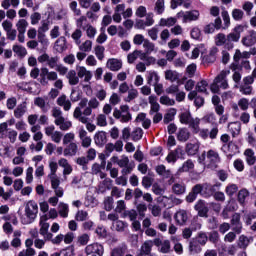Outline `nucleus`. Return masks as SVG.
Returning <instances> with one entry per match:
<instances>
[{
    "mask_svg": "<svg viewBox=\"0 0 256 256\" xmlns=\"http://www.w3.org/2000/svg\"><path fill=\"white\" fill-rule=\"evenodd\" d=\"M216 187H221V183L218 184H195L191 191L186 196V203H194L197 200L198 195L204 197V199H209V197H213L215 195V191H217Z\"/></svg>",
    "mask_w": 256,
    "mask_h": 256,
    "instance_id": "obj_1",
    "label": "nucleus"
},
{
    "mask_svg": "<svg viewBox=\"0 0 256 256\" xmlns=\"http://www.w3.org/2000/svg\"><path fill=\"white\" fill-rule=\"evenodd\" d=\"M37 211H39V206L37 203L33 200L28 201V203L25 206V215L27 219H23V214L18 211V215H20V218L22 219V225H29L35 221L37 218Z\"/></svg>",
    "mask_w": 256,
    "mask_h": 256,
    "instance_id": "obj_2",
    "label": "nucleus"
},
{
    "mask_svg": "<svg viewBox=\"0 0 256 256\" xmlns=\"http://www.w3.org/2000/svg\"><path fill=\"white\" fill-rule=\"evenodd\" d=\"M86 255L103 256L105 254V247L99 243L89 244L85 248Z\"/></svg>",
    "mask_w": 256,
    "mask_h": 256,
    "instance_id": "obj_3",
    "label": "nucleus"
},
{
    "mask_svg": "<svg viewBox=\"0 0 256 256\" xmlns=\"http://www.w3.org/2000/svg\"><path fill=\"white\" fill-rule=\"evenodd\" d=\"M194 209L197 211L198 217H209V207H207V204H205V200H198L194 205Z\"/></svg>",
    "mask_w": 256,
    "mask_h": 256,
    "instance_id": "obj_4",
    "label": "nucleus"
},
{
    "mask_svg": "<svg viewBox=\"0 0 256 256\" xmlns=\"http://www.w3.org/2000/svg\"><path fill=\"white\" fill-rule=\"evenodd\" d=\"M219 49L217 47H213L210 49L209 53L202 56L203 65H213L217 61V53Z\"/></svg>",
    "mask_w": 256,
    "mask_h": 256,
    "instance_id": "obj_5",
    "label": "nucleus"
},
{
    "mask_svg": "<svg viewBox=\"0 0 256 256\" xmlns=\"http://www.w3.org/2000/svg\"><path fill=\"white\" fill-rule=\"evenodd\" d=\"M209 163H208V169H217V163H219L220 158H219V153H217L215 150L210 149L207 152L206 155Z\"/></svg>",
    "mask_w": 256,
    "mask_h": 256,
    "instance_id": "obj_6",
    "label": "nucleus"
},
{
    "mask_svg": "<svg viewBox=\"0 0 256 256\" xmlns=\"http://www.w3.org/2000/svg\"><path fill=\"white\" fill-rule=\"evenodd\" d=\"M69 47L67 46V38L65 36H60L54 43V51L56 53H65Z\"/></svg>",
    "mask_w": 256,
    "mask_h": 256,
    "instance_id": "obj_7",
    "label": "nucleus"
},
{
    "mask_svg": "<svg viewBox=\"0 0 256 256\" xmlns=\"http://www.w3.org/2000/svg\"><path fill=\"white\" fill-rule=\"evenodd\" d=\"M245 31V26L243 25H237L233 32L227 35V41H233L234 43H237L239 39H241V33Z\"/></svg>",
    "mask_w": 256,
    "mask_h": 256,
    "instance_id": "obj_8",
    "label": "nucleus"
},
{
    "mask_svg": "<svg viewBox=\"0 0 256 256\" xmlns=\"http://www.w3.org/2000/svg\"><path fill=\"white\" fill-rule=\"evenodd\" d=\"M94 143L98 147H103L107 143V132L99 131L94 135Z\"/></svg>",
    "mask_w": 256,
    "mask_h": 256,
    "instance_id": "obj_9",
    "label": "nucleus"
},
{
    "mask_svg": "<svg viewBox=\"0 0 256 256\" xmlns=\"http://www.w3.org/2000/svg\"><path fill=\"white\" fill-rule=\"evenodd\" d=\"M256 43V32L255 30H250L249 35L242 38V44L245 47H253Z\"/></svg>",
    "mask_w": 256,
    "mask_h": 256,
    "instance_id": "obj_10",
    "label": "nucleus"
},
{
    "mask_svg": "<svg viewBox=\"0 0 256 256\" xmlns=\"http://www.w3.org/2000/svg\"><path fill=\"white\" fill-rule=\"evenodd\" d=\"M107 67L110 71H119L123 67V62L117 58H110L107 61Z\"/></svg>",
    "mask_w": 256,
    "mask_h": 256,
    "instance_id": "obj_11",
    "label": "nucleus"
},
{
    "mask_svg": "<svg viewBox=\"0 0 256 256\" xmlns=\"http://www.w3.org/2000/svg\"><path fill=\"white\" fill-rule=\"evenodd\" d=\"M200 145L199 143H187L185 151L189 157H193L199 153Z\"/></svg>",
    "mask_w": 256,
    "mask_h": 256,
    "instance_id": "obj_12",
    "label": "nucleus"
},
{
    "mask_svg": "<svg viewBox=\"0 0 256 256\" xmlns=\"http://www.w3.org/2000/svg\"><path fill=\"white\" fill-rule=\"evenodd\" d=\"M244 155L246 157V163L249 166L255 165L256 163V157H255V151H253V149L251 148H247L244 151Z\"/></svg>",
    "mask_w": 256,
    "mask_h": 256,
    "instance_id": "obj_13",
    "label": "nucleus"
},
{
    "mask_svg": "<svg viewBox=\"0 0 256 256\" xmlns=\"http://www.w3.org/2000/svg\"><path fill=\"white\" fill-rule=\"evenodd\" d=\"M78 147L75 142H71L65 149H64V157H74L77 155Z\"/></svg>",
    "mask_w": 256,
    "mask_h": 256,
    "instance_id": "obj_14",
    "label": "nucleus"
},
{
    "mask_svg": "<svg viewBox=\"0 0 256 256\" xmlns=\"http://www.w3.org/2000/svg\"><path fill=\"white\" fill-rule=\"evenodd\" d=\"M25 113H27V102H22L14 110V117H16V119H21Z\"/></svg>",
    "mask_w": 256,
    "mask_h": 256,
    "instance_id": "obj_15",
    "label": "nucleus"
},
{
    "mask_svg": "<svg viewBox=\"0 0 256 256\" xmlns=\"http://www.w3.org/2000/svg\"><path fill=\"white\" fill-rule=\"evenodd\" d=\"M191 137V133L187 128H180L177 133V139L178 141H181L182 143H185L186 141H189V138Z\"/></svg>",
    "mask_w": 256,
    "mask_h": 256,
    "instance_id": "obj_16",
    "label": "nucleus"
},
{
    "mask_svg": "<svg viewBox=\"0 0 256 256\" xmlns=\"http://www.w3.org/2000/svg\"><path fill=\"white\" fill-rule=\"evenodd\" d=\"M174 218L176 219V222L178 223V225H185L188 219L187 211L185 210L178 211L175 214Z\"/></svg>",
    "mask_w": 256,
    "mask_h": 256,
    "instance_id": "obj_17",
    "label": "nucleus"
},
{
    "mask_svg": "<svg viewBox=\"0 0 256 256\" xmlns=\"http://www.w3.org/2000/svg\"><path fill=\"white\" fill-rule=\"evenodd\" d=\"M187 191V186L185 184H179V183H174L172 185V192L174 195H185V192Z\"/></svg>",
    "mask_w": 256,
    "mask_h": 256,
    "instance_id": "obj_18",
    "label": "nucleus"
},
{
    "mask_svg": "<svg viewBox=\"0 0 256 256\" xmlns=\"http://www.w3.org/2000/svg\"><path fill=\"white\" fill-rule=\"evenodd\" d=\"M151 249H153V242L146 241L141 246V250L138 256L151 255Z\"/></svg>",
    "mask_w": 256,
    "mask_h": 256,
    "instance_id": "obj_19",
    "label": "nucleus"
},
{
    "mask_svg": "<svg viewBox=\"0 0 256 256\" xmlns=\"http://www.w3.org/2000/svg\"><path fill=\"white\" fill-rule=\"evenodd\" d=\"M199 10L186 11L184 21H197L199 19Z\"/></svg>",
    "mask_w": 256,
    "mask_h": 256,
    "instance_id": "obj_20",
    "label": "nucleus"
},
{
    "mask_svg": "<svg viewBox=\"0 0 256 256\" xmlns=\"http://www.w3.org/2000/svg\"><path fill=\"white\" fill-rule=\"evenodd\" d=\"M176 115H177V109L175 108L170 109V111L164 115V119H163L164 125H169L171 121H174Z\"/></svg>",
    "mask_w": 256,
    "mask_h": 256,
    "instance_id": "obj_21",
    "label": "nucleus"
},
{
    "mask_svg": "<svg viewBox=\"0 0 256 256\" xmlns=\"http://www.w3.org/2000/svg\"><path fill=\"white\" fill-rule=\"evenodd\" d=\"M191 120H193V117L191 116V112L189 111L182 112L179 115V121L182 125H189Z\"/></svg>",
    "mask_w": 256,
    "mask_h": 256,
    "instance_id": "obj_22",
    "label": "nucleus"
},
{
    "mask_svg": "<svg viewBox=\"0 0 256 256\" xmlns=\"http://www.w3.org/2000/svg\"><path fill=\"white\" fill-rule=\"evenodd\" d=\"M67 79L69 80V85L79 84V76H77V72L75 70H70L68 72Z\"/></svg>",
    "mask_w": 256,
    "mask_h": 256,
    "instance_id": "obj_23",
    "label": "nucleus"
},
{
    "mask_svg": "<svg viewBox=\"0 0 256 256\" xmlns=\"http://www.w3.org/2000/svg\"><path fill=\"white\" fill-rule=\"evenodd\" d=\"M179 74L177 71L167 70L165 72L166 81H171V83H175L179 79Z\"/></svg>",
    "mask_w": 256,
    "mask_h": 256,
    "instance_id": "obj_24",
    "label": "nucleus"
},
{
    "mask_svg": "<svg viewBox=\"0 0 256 256\" xmlns=\"http://www.w3.org/2000/svg\"><path fill=\"white\" fill-rule=\"evenodd\" d=\"M58 213L60 217H63L64 219L69 217V205L66 203L60 202Z\"/></svg>",
    "mask_w": 256,
    "mask_h": 256,
    "instance_id": "obj_25",
    "label": "nucleus"
},
{
    "mask_svg": "<svg viewBox=\"0 0 256 256\" xmlns=\"http://www.w3.org/2000/svg\"><path fill=\"white\" fill-rule=\"evenodd\" d=\"M131 139L134 142L141 141L143 139V129L141 127H137L132 131Z\"/></svg>",
    "mask_w": 256,
    "mask_h": 256,
    "instance_id": "obj_26",
    "label": "nucleus"
},
{
    "mask_svg": "<svg viewBox=\"0 0 256 256\" xmlns=\"http://www.w3.org/2000/svg\"><path fill=\"white\" fill-rule=\"evenodd\" d=\"M247 197H249V190L243 188L238 192V203H240V205H245V200L247 199Z\"/></svg>",
    "mask_w": 256,
    "mask_h": 256,
    "instance_id": "obj_27",
    "label": "nucleus"
},
{
    "mask_svg": "<svg viewBox=\"0 0 256 256\" xmlns=\"http://www.w3.org/2000/svg\"><path fill=\"white\" fill-rule=\"evenodd\" d=\"M189 251L190 253H201L202 251L201 244H199L197 240L190 241Z\"/></svg>",
    "mask_w": 256,
    "mask_h": 256,
    "instance_id": "obj_28",
    "label": "nucleus"
},
{
    "mask_svg": "<svg viewBox=\"0 0 256 256\" xmlns=\"http://www.w3.org/2000/svg\"><path fill=\"white\" fill-rule=\"evenodd\" d=\"M95 55L99 61H103V59H105V47L97 45L95 47Z\"/></svg>",
    "mask_w": 256,
    "mask_h": 256,
    "instance_id": "obj_29",
    "label": "nucleus"
},
{
    "mask_svg": "<svg viewBox=\"0 0 256 256\" xmlns=\"http://www.w3.org/2000/svg\"><path fill=\"white\" fill-rule=\"evenodd\" d=\"M155 10L157 15H163V13H165V0H157Z\"/></svg>",
    "mask_w": 256,
    "mask_h": 256,
    "instance_id": "obj_30",
    "label": "nucleus"
},
{
    "mask_svg": "<svg viewBox=\"0 0 256 256\" xmlns=\"http://www.w3.org/2000/svg\"><path fill=\"white\" fill-rule=\"evenodd\" d=\"M208 86H209V83H207L206 80H201L196 85V91H198V93H206Z\"/></svg>",
    "mask_w": 256,
    "mask_h": 256,
    "instance_id": "obj_31",
    "label": "nucleus"
},
{
    "mask_svg": "<svg viewBox=\"0 0 256 256\" xmlns=\"http://www.w3.org/2000/svg\"><path fill=\"white\" fill-rule=\"evenodd\" d=\"M238 191L239 186H237V184H231L226 187V195H228V197H233V195H235V193Z\"/></svg>",
    "mask_w": 256,
    "mask_h": 256,
    "instance_id": "obj_32",
    "label": "nucleus"
},
{
    "mask_svg": "<svg viewBox=\"0 0 256 256\" xmlns=\"http://www.w3.org/2000/svg\"><path fill=\"white\" fill-rule=\"evenodd\" d=\"M12 49L19 57H25V55H27V49L25 47L14 45Z\"/></svg>",
    "mask_w": 256,
    "mask_h": 256,
    "instance_id": "obj_33",
    "label": "nucleus"
},
{
    "mask_svg": "<svg viewBox=\"0 0 256 256\" xmlns=\"http://www.w3.org/2000/svg\"><path fill=\"white\" fill-rule=\"evenodd\" d=\"M155 81V85L159 84V74L157 72H150L149 75L147 76V83L148 85H151L152 81Z\"/></svg>",
    "mask_w": 256,
    "mask_h": 256,
    "instance_id": "obj_34",
    "label": "nucleus"
},
{
    "mask_svg": "<svg viewBox=\"0 0 256 256\" xmlns=\"http://www.w3.org/2000/svg\"><path fill=\"white\" fill-rule=\"evenodd\" d=\"M208 241H210V243H219V232L216 230L211 231L208 234Z\"/></svg>",
    "mask_w": 256,
    "mask_h": 256,
    "instance_id": "obj_35",
    "label": "nucleus"
},
{
    "mask_svg": "<svg viewBox=\"0 0 256 256\" xmlns=\"http://www.w3.org/2000/svg\"><path fill=\"white\" fill-rule=\"evenodd\" d=\"M243 15H245V13L241 9L236 8L232 11L234 21H241V19H243Z\"/></svg>",
    "mask_w": 256,
    "mask_h": 256,
    "instance_id": "obj_36",
    "label": "nucleus"
},
{
    "mask_svg": "<svg viewBox=\"0 0 256 256\" xmlns=\"http://www.w3.org/2000/svg\"><path fill=\"white\" fill-rule=\"evenodd\" d=\"M207 241H209V237L207 236V233L202 232L198 235V238L196 242L200 245H207Z\"/></svg>",
    "mask_w": 256,
    "mask_h": 256,
    "instance_id": "obj_37",
    "label": "nucleus"
},
{
    "mask_svg": "<svg viewBox=\"0 0 256 256\" xmlns=\"http://www.w3.org/2000/svg\"><path fill=\"white\" fill-rule=\"evenodd\" d=\"M222 18L224 21L223 29L229 28V25H231V18L229 17V12H227V10L222 11Z\"/></svg>",
    "mask_w": 256,
    "mask_h": 256,
    "instance_id": "obj_38",
    "label": "nucleus"
},
{
    "mask_svg": "<svg viewBox=\"0 0 256 256\" xmlns=\"http://www.w3.org/2000/svg\"><path fill=\"white\" fill-rule=\"evenodd\" d=\"M88 216L89 213L87 211L79 210L75 215V219L76 221H86Z\"/></svg>",
    "mask_w": 256,
    "mask_h": 256,
    "instance_id": "obj_39",
    "label": "nucleus"
},
{
    "mask_svg": "<svg viewBox=\"0 0 256 256\" xmlns=\"http://www.w3.org/2000/svg\"><path fill=\"white\" fill-rule=\"evenodd\" d=\"M27 25H29L27 23V20L25 19H20L17 23V30L18 32H22L25 33L26 29H27Z\"/></svg>",
    "mask_w": 256,
    "mask_h": 256,
    "instance_id": "obj_40",
    "label": "nucleus"
},
{
    "mask_svg": "<svg viewBox=\"0 0 256 256\" xmlns=\"http://www.w3.org/2000/svg\"><path fill=\"white\" fill-rule=\"evenodd\" d=\"M234 169H236V171H238L239 173L245 171V164L243 163V160L236 159L234 161Z\"/></svg>",
    "mask_w": 256,
    "mask_h": 256,
    "instance_id": "obj_41",
    "label": "nucleus"
},
{
    "mask_svg": "<svg viewBox=\"0 0 256 256\" xmlns=\"http://www.w3.org/2000/svg\"><path fill=\"white\" fill-rule=\"evenodd\" d=\"M60 255L62 256H73L75 255V248L73 246H68L65 249L60 251Z\"/></svg>",
    "mask_w": 256,
    "mask_h": 256,
    "instance_id": "obj_42",
    "label": "nucleus"
},
{
    "mask_svg": "<svg viewBox=\"0 0 256 256\" xmlns=\"http://www.w3.org/2000/svg\"><path fill=\"white\" fill-rule=\"evenodd\" d=\"M153 185V178L149 176H144L142 178V186L144 189H150V187Z\"/></svg>",
    "mask_w": 256,
    "mask_h": 256,
    "instance_id": "obj_43",
    "label": "nucleus"
},
{
    "mask_svg": "<svg viewBox=\"0 0 256 256\" xmlns=\"http://www.w3.org/2000/svg\"><path fill=\"white\" fill-rule=\"evenodd\" d=\"M139 54H141V50H135L133 53L128 54V63H135V61H137V57H139Z\"/></svg>",
    "mask_w": 256,
    "mask_h": 256,
    "instance_id": "obj_44",
    "label": "nucleus"
},
{
    "mask_svg": "<svg viewBox=\"0 0 256 256\" xmlns=\"http://www.w3.org/2000/svg\"><path fill=\"white\" fill-rule=\"evenodd\" d=\"M190 36L192 39L199 41L201 39V29L194 27L190 32Z\"/></svg>",
    "mask_w": 256,
    "mask_h": 256,
    "instance_id": "obj_45",
    "label": "nucleus"
},
{
    "mask_svg": "<svg viewBox=\"0 0 256 256\" xmlns=\"http://www.w3.org/2000/svg\"><path fill=\"white\" fill-rule=\"evenodd\" d=\"M95 233L98 235V237H102V239L107 238V229H105L102 225L95 229Z\"/></svg>",
    "mask_w": 256,
    "mask_h": 256,
    "instance_id": "obj_46",
    "label": "nucleus"
},
{
    "mask_svg": "<svg viewBox=\"0 0 256 256\" xmlns=\"http://www.w3.org/2000/svg\"><path fill=\"white\" fill-rule=\"evenodd\" d=\"M223 147H227L228 151L234 154L239 151V146H237L233 141L228 142L227 145H223Z\"/></svg>",
    "mask_w": 256,
    "mask_h": 256,
    "instance_id": "obj_47",
    "label": "nucleus"
},
{
    "mask_svg": "<svg viewBox=\"0 0 256 256\" xmlns=\"http://www.w3.org/2000/svg\"><path fill=\"white\" fill-rule=\"evenodd\" d=\"M104 209H105V211L113 210V197H107L104 200Z\"/></svg>",
    "mask_w": 256,
    "mask_h": 256,
    "instance_id": "obj_48",
    "label": "nucleus"
},
{
    "mask_svg": "<svg viewBox=\"0 0 256 256\" xmlns=\"http://www.w3.org/2000/svg\"><path fill=\"white\" fill-rule=\"evenodd\" d=\"M97 125L99 127H107V117L105 114H100L97 117Z\"/></svg>",
    "mask_w": 256,
    "mask_h": 256,
    "instance_id": "obj_49",
    "label": "nucleus"
},
{
    "mask_svg": "<svg viewBox=\"0 0 256 256\" xmlns=\"http://www.w3.org/2000/svg\"><path fill=\"white\" fill-rule=\"evenodd\" d=\"M152 191L154 195H163V193H165V189L161 188L158 183L152 185Z\"/></svg>",
    "mask_w": 256,
    "mask_h": 256,
    "instance_id": "obj_50",
    "label": "nucleus"
},
{
    "mask_svg": "<svg viewBox=\"0 0 256 256\" xmlns=\"http://www.w3.org/2000/svg\"><path fill=\"white\" fill-rule=\"evenodd\" d=\"M38 41L43 45V47H47L49 45V40L45 38V33H42L41 31H38Z\"/></svg>",
    "mask_w": 256,
    "mask_h": 256,
    "instance_id": "obj_51",
    "label": "nucleus"
},
{
    "mask_svg": "<svg viewBox=\"0 0 256 256\" xmlns=\"http://www.w3.org/2000/svg\"><path fill=\"white\" fill-rule=\"evenodd\" d=\"M248 245H249V239L247 238V236L241 235L239 237V247L242 249H245L247 248Z\"/></svg>",
    "mask_w": 256,
    "mask_h": 256,
    "instance_id": "obj_52",
    "label": "nucleus"
},
{
    "mask_svg": "<svg viewBox=\"0 0 256 256\" xmlns=\"http://www.w3.org/2000/svg\"><path fill=\"white\" fill-rule=\"evenodd\" d=\"M179 92V85L172 84L170 87L166 88L167 95H175Z\"/></svg>",
    "mask_w": 256,
    "mask_h": 256,
    "instance_id": "obj_53",
    "label": "nucleus"
},
{
    "mask_svg": "<svg viewBox=\"0 0 256 256\" xmlns=\"http://www.w3.org/2000/svg\"><path fill=\"white\" fill-rule=\"evenodd\" d=\"M225 211H230V213L237 211V202L235 200H230L225 207Z\"/></svg>",
    "mask_w": 256,
    "mask_h": 256,
    "instance_id": "obj_54",
    "label": "nucleus"
},
{
    "mask_svg": "<svg viewBox=\"0 0 256 256\" xmlns=\"http://www.w3.org/2000/svg\"><path fill=\"white\" fill-rule=\"evenodd\" d=\"M191 169H195V164L193 163V160H187L186 162H184L182 170L187 172L191 171Z\"/></svg>",
    "mask_w": 256,
    "mask_h": 256,
    "instance_id": "obj_55",
    "label": "nucleus"
},
{
    "mask_svg": "<svg viewBox=\"0 0 256 256\" xmlns=\"http://www.w3.org/2000/svg\"><path fill=\"white\" fill-rule=\"evenodd\" d=\"M188 125L193 129V133H199V120L195 121V119L192 118Z\"/></svg>",
    "mask_w": 256,
    "mask_h": 256,
    "instance_id": "obj_56",
    "label": "nucleus"
},
{
    "mask_svg": "<svg viewBox=\"0 0 256 256\" xmlns=\"http://www.w3.org/2000/svg\"><path fill=\"white\" fill-rule=\"evenodd\" d=\"M26 183H33V167H28L26 170Z\"/></svg>",
    "mask_w": 256,
    "mask_h": 256,
    "instance_id": "obj_57",
    "label": "nucleus"
},
{
    "mask_svg": "<svg viewBox=\"0 0 256 256\" xmlns=\"http://www.w3.org/2000/svg\"><path fill=\"white\" fill-rule=\"evenodd\" d=\"M161 245L162 247L160 249V252L169 253V251L171 250V242H169V240H165Z\"/></svg>",
    "mask_w": 256,
    "mask_h": 256,
    "instance_id": "obj_58",
    "label": "nucleus"
},
{
    "mask_svg": "<svg viewBox=\"0 0 256 256\" xmlns=\"http://www.w3.org/2000/svg\"><path fill=\"white\" fill-rule=\"evenodd\" d=\"M57 63H59V56H55V57H49L48 60V67H50V69H55V67H57Z\"/></svg>",
    "mask_w": 256,
    "mask_h": 256,
    "instance_id": "obj_59",
    "label": "nucleus"
},
{
    "mask_svg": "<svg viewBox=\"0 0 256 256\" xmlns=\"http://www.w3.org/2000/svg\"><path fill=\"white\" fill-rule=\"evenodd\" d=\"M195 71H197V64L195 63L188 65L186 68V73H188L190 77H193V75H195Z\"/></svg>",
    "mask_w": 256,
    "mask_h": 256,
    "instance_id": "obj_60",
    "label": "nucleus"
},
{
    "mask_svg": "<svg viewBox=\"0 0 256 256\" xmlns=\"http://www.w3.org/2000/svg\"><path fill=\"white\" fill-rule=\"evenodd\" d=\"M126 209V205H125V201L124 200H119L117 202V206H116V213H123V211H125Z\"/></svg>",
    "mask_w": 256,
    "mask_h": 256,
    "instance_id": "obj_61",
    "label": "nucleus"
},
{
    "mask_svg": "<svg viewBox=\"0 0 256 256\" xmlns=\"http://www.w3.org/2000/svg\"><path fill=\"white\" fill-rule=\"evenodd\" d=\"M41 21V14L39 12H34L31 15V25H37Z\"/></svg>",
    "mask_w": 256,
    "mask_h": 256,
    "instance_id": "obj_62",
    "label": "nucleus"
},
{
    "mask_svg": "<svg viewBox=\"0 0 256 256\" xmlns=\"http://www.w3.org/2000/svg\"><path fill=\"white\" fill-rule=\"evenodd\" d=\"M78 243H80V245H87V243H89L88 234H82L81 236H79Z\"/></svg>",
    "mask_w": 256,
    "mask_h": 256,
    "instance_id": "obj_63",
    "label": "nucleus"
},
{
    "mask_svg": "<svg viewBox=\"0 0 256 256\" xmlns=\"http://www.w3.org/2000/svg\"><path fill=\"white\" fill-rule=\"evenodd\" d=\"M13 188L16 191H21L23 189V179H16L14 181Z\"/></svg>",
    "mask_w": 256,
    "mask_h": 256,
    "instance_id": "obj_64",
    "label": "nucleus"
}]
</instances>
